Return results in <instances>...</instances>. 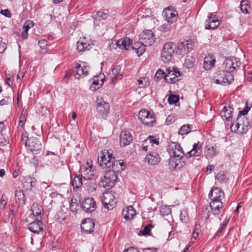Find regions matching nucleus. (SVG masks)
<instances>
[{
	"mask_svg": "<svg viewBox=\"0 0 252 252\" xmlns=\"http://www.w3.org/2000/svg\"><path fill=\"white\" fill-rule=\"evenodd\" d=\"M209 196L211 200L210 206L212 212L214 215H219L222 206L221 200L224 196V192L220 189L216 187L211 190Z\"/></svg>",
	"mask_w": 252,
	"mask_h": 252,
	"instance_id": "obj_1",
	"label": "nucleus"
},
{
	"mask_svg": "<svg viewBox=\"0 0 252 252\" xmlns=\"http://www.w3.org/2000/svg\"><path fill=\"white\" fill-rule=\"evenodd\" d=\"M113 151L111 149H104L101 152L100 155L98 156V162L99 166L103 168L112 167L113 169H116L115 165L119 164L122 167L123 165V162L119 161H115V158L113 157Z\"/></svg>",
	"mask_w": 252,
	"mask_h": 252,
	"instance_id": "obj_2",
	"label": "nucleus"
},
{
	"mask_svg": "<svg viewBox=\"0 0 252 252\" xmlns=\"http://www.w3.org/2000/svg\"><path fill=\"white\" fill-rule=\"evenodd\" d=\"M250 127V123L245 116L238 117L236 121L230 125L231 130L238 134L246 133Z\"/></svg>",
	"mask_w": 252,
	"mask_h": 252,
	"instance_id": "obj_3",
	"label": "nucleus"
},
{
	"mask_svg": "<svg viewBox=\"0 0 252 252\" xmlns=\"http://www.w3.org/2000/svg\"><path fill=\"white\" fill-rule=\"evenodd\" d=\"M233 79V76L231 73L220 71L214 74L212 83L225 86L230 84Z\"/></svg>",
	"mask_w": 252,
	"mask_h": 252,
	"instance_id": "obj_4",
	"label": "nucleus"
},
{
	"mask_svg": "<svg viewBox=\"0 0 252 252\" xmlns=\"http://www.w3.org/2000/svg\"><path fill=\"white\" fill-rule=\"evenodd\" d=\"M115 169L109 170L105 173L103 179H101L99 183L100 186L110 189L112 188L118 180L117 173L114 171Z\"/></svg>",
	"mask_w": 252,
	"mask_h": 252,
	"instance_id": "obj_5",
	"label": "nucleus"
},
{
	"mask_svg": "<svg viewBox=\"0 0 252 252\" xmlns=\"http://www.w3.org/2000/svg\"><path fill=\"white\" fill-rule=\"evenodd\" d=\"M176 45L173 42H167L164 44L161 53V59L164 63L169 62L174 54Z\"/></svg>",
	"mask_w": 252,
	"mask_h": 252,
	"instance_id": "obj_6",
	"label": "nucleus"
},
{
	"mask_svg": "<svg viewBox=\"0 0 252 252\" xmlns=\"http://www.w3.org/2000/svg\"><path fill=\"white\" fill-rule=\"evenodd\" d=\"M139 119L145 126H153L156 124L154 113L147 110H142L139 112Z\"/></svg>",
	"mask_w": 252,
	"mask_h": 252,
	"instance_id": "obj_7",
	"label": "nucleus"
},
{
	"mask_svg": "<svg viewBox=\"0 0 252 252\" xmlns=\"http://www.w3.org/2000/svg\"><path fill=\"white\" fill-rule=\"evenodd\" d=\"M90 68V66L86 63L80 62V63H76L73 68V70H75V72H76V74H74L75 78L79 79L86 76Z\"/></svg>",
	"mask_w": 252,
	"mask_h": 252,
	"instance_id": "obj_8",
	"label": "nucleus"
},
{
	"mask_svg": "<svg viewBox=\"0 0 252 252\" xmlns=\"http://www.w3.org/2000/svg\"><path fill=\"white\" fill-rule=\"evenodd\" d=\"M181 72L179 70L174 67L166 69V73L164 76V80L166 83L173 84L180 80Z\"/></svg>",
	"mask_w": 252,
	"mask_h": 252,
	"instance_id": "obj_9",
	"label": "nucleus"
},
{
	"mask_svg": "<svg viewBox=\"0 0 252 252\" xmlns=\"http://www.w3.org/2000/svg\"><path fill=\"white\" fill-rule=\"evenodd\" d=\"M96 110L103 118H106L109 113L110 105L102 98H97L96 100Z\"/></svg>",
	"mask_w": 252,
	"mask_h": 252,
	"instance_id": "obj_10",
	"label": "nucleus"
},
{
	"mask_svg": "<svg viewBox=\"0 0 252 252\" xmlns=\"http://www.w3.org/2000/svg\"><path fill=\"white\" fill-rule=\"evenodd\" d=\"M241 63L239 60L235 57L226 58L222 64V68L224 71L230 73L237 67H239Z\"/></svg>",
	"mask_w": 252,
	"mask_h": 252,
	"instance_id": "obj_11",
	"label": "nucleus"
},
{
	"mask_svg": "<svg viewBox=\"0 0 252 252\" xmlns=\"http://www.w3.org/2000/svg\"><path fill=\"white\" fill-rule=\"evenodd\" d=\"M81 176L84 180H91L93 178L95 173V170L93 168L91 164L87 162L85 164L82 165L80 168Z\"/></svg>",
	"mask_w": 252,
	"mask_h": 252,
	"instance_id": "obj_12",
	"label": "nucleus"
},
{
	"mask_svg": "<svg viewBox=\"0 0 252 252\" xmlns=\"http://www.w3.org/2000/svg\"><path fill=\"white\" fill-rule=\"evenodd\" d=\"M140 41L141 44L146 46H150L155 42L153 32L151 30L143 31L140 34Z\"/></svg>",
	"mask_w": 252,
	"mask_h": 252,
	"instance_id": "obj_13",
	"label": "nucleus"
},
{
	"mask_svg": "<svg viewBox=\"0 0 252 252\" xmlns=\"http://www.w3.org/2000/svg\"><path fill=\"white\" fill-rule=\"evenodd\" d=\"M82 210L86 213L93 212L96 207V203L94 199L92 197L85 198L81 203Z\"/></svg>",
	"mask_w": 252,
	"mask_h": 252,
	"instance_id": "obj_14",
	"label": "nucleus"
},
{
	"mask_svg": "<svg viewBox=\"0 0 252 252\" xmlns=\"http://www.w3.org/2000/svg\"><path fill=\"white\" fill-rule=\"evenodd\" d=\"M183 158L171 156L169 159V168L171 170L181 169L186 165V162Z\"/></svg>",
	"mask_w": 252,
	"mask_h": 252,
	"instance_id": "obj_15",
	"label": "nucleus"
},
{
	"mask_svg": "<svg viewBox=\"0 0 252 252\" xmlns=\"http://www.w3.org/2000/svg\"><path fill=\"white\" fill-rule=\"evenodd\" d=\"M163 15L168 23H173L177 21L178 13L171 6L168 7L163 11Z\"/></svg>",
	"mask_w": 252,
	"mask_h": 252,
	"instance_id": "obj_16",
	"label": "nucleus"
},
{
	"mask_svg": "<svg viewBox=\"0 0 252 252\" xmlns=\"http://www.w3.org/2000/svg\"><path fill=\"white\" fill-rule=\"evenodd\" d=\"M193 46V44L191 41L181 42L178 45L177 47L176 46L177 48V53L182 56H184L190 51Z\"/></svg>",
	"mask_w": 252,
	"mask_h": 252,
	"instance_id": "obj_17",
	"label": "nucleus"
},
{
	"mask_svg": "<svg viewBox=\"0 0 252 252\" xmlns=\"http://www.w3.org/2000/svg\"><path fill=\"white\" fill-rule=\"evenodd\" d=\"M169 149V152L171 156L175 157L178 158H184L185 155L183 148L179 143H172Z\"/></svg>",
	"mask_w": 252,
	"mask_h": 252,
	"instance_id": "obj_18",
	"label": "nucleus"
},
{
	"mask_svg": "<svg viewBox=\"0 0 252 252\" xmlns=\"http://www.w3.org/2000/svg\"><path fill=\"white\" fill-rule=\"evenodd\" d=\"M220 24V21L218 20L216 15L213 13H209L208 15V19L206 21L205 29L214 30L216 29Z\"/></svg>",
	"mask_w": 252,
	"mask_h": 252,
	"instance_id": "obj_19",
	"label": "nucleus"
},
{
	"mask_svg": "<svg viewBox=\"0 0 252 252\" xmlns=\"http://www.w3.org/2000/svg\"><path fill=\"white\" fill-rule=\"evenodd\" d=\"M114 196L110 192H106L103 193L101 196V200L104 206L110 209L109 206L113 207L114 201Z\"/></svg>",
	"mask_w": 252,
	"mask_h": 252,
	"instance_id": "obj_20",
	"label": "nucleus"
},
{
	"mask_svg": "<svg viewBox=\"0 0 252 252\" xmlns=\"http://www.w3.org/2000/svg\"><path fill=\"white\" fill-rule=\"evenodd\" d=\"M14 197L16 203L18 207L23 206L26 203V196L23 190L21 189L16 190L15 191Z\"/></svg>",
	"mask_w": 252,
	"mask_h": 252,
	"instance_id": "obj_21",
	"label": "nucleus"
},
{
	"mask_svg": "<svg viewBox=\"0 0 252 252\" xmlns=\"http://www.w3.org/2000/svg\"><path fill=\"white\" fill-rule=\"evenodd\" d=\"M120 71L121 67L119 65H116L112 69L111 72H109V76L111 78V83H115L118 80L121 79L122 75L120 73Z\"/></svg>",
	"mask_w": 252,
	"mask_h": 252,
	"instance_id": "obj_22",
	"label": "nucleus"
},
{
	"mask_svg": "<svg viewBox=\"0 0 252 252\" xmlns=\"http://www.w3.org/2000/svg\"><path fill=\"white\" fill-rule=\"evenodd\" d=\"M160 160L159 155L155 152H150L145 158V160L151 165L158 164Z\"/></svg>",
	"mask_w": 252,
	"mask_h": 252,
	"instance_id": "obj_23",
	"label": "nucleus"
},
{
	"mask_svg": "<svg viewBox=\"0 0 252 252\" xmlns=\"http://www.w3.org/2000/svg\"><path fill=\"white\" fill-rule=\"evenodd\" d=\"M131 40L126 37L118 40L116 44L120 49L127 50L131 48Z\"/></svg>",
	"mask_w": 252,
	"mask_h": 252,
	"instance_id": "obj_24",
	"label": "nucleus"
},
{
	"mask_svg": "<svg viewBox=\"0 0 252 252\" xmlns=\"http://www.w3.org/2000/svg\"><path fill=\"white\" fill-rule=\"evenodd\" d=\"M216 63V59L213 55L209 54L204 58L203 66L206 70H210L212 68Z\"/></svg>",
	"mask_w": 252,
	"mask_h": 252,
	"instance_id": "obj_25",
	"label": "nucleus"
},
{
	"mask_svg": "<svg viewBox=\"0 0 252 252\" xmlns=\"http://www.w3.org/2000/svg\"><path fill=\"white\" fill-rule=\"evenodd\" d=\"M94 223L92 220L87 219L81 224L82 229L87 233H91L94 231Z\"/></svg>",
	"mask_w": 252,
	"mask_h": 252,
	"instance_id": "obj_26",
	"label": "nucleus"
},
{
	"mask_svg": "<svg viewBox=\"0 0 252 252\" xmlns=\"http://www.w3.org/2000/svg\"><path fill=\"white\" fill-rule=\"evenodd\" d=\"M42 223L41 221H35L30 223L28 225V229L35 234H38L39 232L43 230L41 226Z\"/></svg>",
	"mask_w": 252,
	"mask_h": 252,
	"instance_id": "obj_27",
	"label": "nucleus"
},
{
	"mask_svg": "<svg viewBox=\"0 0 252 252\" xmlns=\"http://www.w3.org/2000/svg\"><path fill=\"white\" fill-rule=\"evenodd\" d=\"M135 210L131 206H128L122 211V214L126 220H131L135 215Z\"/></svg>",
	"mask_w": 252,
	"mask_h": 252,
	"instance_id": "obj_28",
	"label": "nucleus"
},
{
	"mask_svg": "<svg viewBox=\"0 0 252 252\" xmlns=\"http://www.w3.org/2000/svg\"><path fill=\"white\" fill-rule=\"evenodd\" d=\"M201 146L199 145V143L195 144L193 146L192 149L187 153L186 157L188 158H190L192 156H199L201 153Z\"/></svg>",
	"mask_w": 252,
	"mask_h": 252,
	"instance_id": "obj_29",
	"label": "nucleus"
},
{
	"mask_svg": "<svg viewBox=\"0 0 252 252\" xmlns=\"http://www.w3.org/2000/svg\"><path fill=\"white\" fill-rule=\"evenodd\" d=\"M34 26V23L32 21H26L23 27V32H22V37L24 39H26L28 37V32L29 30Z\"/></svg>",
	"mask_w": 252,
	"mask_h": 252,
	"instance_id": "obj_30",
	"label": "nucleus"
},
{
	"mask_svg": "<svg viewBox=\"0 0 252 252\" xmlns=\"http://www.w3.org/2000/svg\"><path fill=\"white\" fill-rule=\"evenodd\" d=\"M36 182V181L35 178L28 177L25 179L23 183L24 187L27 190H31L33 187H35Z\"/></svg>",
	"mask_w": 252,
	"mask_h": 252,
	"instance_id": "obj_31",
	"label": "nucleus"
},
{
	"mask_svg": "<svg viewBox=\"0 0 252 252\" xmlns=\"http://www.w3.org/2000/svg\"><path fill=\"white\" fill-rule=\"evenodd\" d=\"M103 79L100 78L99 80V76H96L94 77L92 81V85H91L90 88L92 90H97L103 84Z\"/></svg>",
	"mask_w": 252,
	"mask_h": 252,
	"instance_id": "obj_32",
	"label": "nucleus"
},
{
	"mask_svg": "<svg viewBox=\"0 0 252 252\" xmlns=\"http://www.w3.org/2000/svg\"><path fill=\"white\" fill-rule=\"evenodd\" d=\"M25 145L26 148L31 152L37 151L42 147L40 143H25Z\"/></svg>",
	"mask_w": 252,
	"mask_h": 252,
	"instance_id": "obj_33",
	"label": "nucleus"
},
{
	"mask_svg": "<svg viewBox=\"0 0 252 252\" xmlns=\"http://www.w3.org/2000/svg\"><path fill=\"white\" fill-rule=\"evenodd\" d=\"M120 142H132L133 137L130 132L123 131L120 135Z\"/></svg>",
	"mask_w": 252,
	"mask_h": 252,
	"instance_id": "obj_34",
	"label": "nucleus"
},
{
	"mask_svg": "<svg viewBox=\"0 0 252 252\" xmlns=\"http://www.w3.org/2000/svg\"><path fill=\"white\" fill-rule=\"evenodd\" d=\"M91 44L92 43L89 42H77L76 49L79 52H84L91 48Z\"/></svg>",
	"mask_w": 252,
	"mask_h": 252,
	"instance_id": "obj_35",
	"label": "nucleus"
},
{
	"mask_svg": "<svg viewBox=\"0 0 252 252\" xmlns=\"http://www.w3.org/2000/svg\"><path fill=\"white\" fill-rule=\"evenodd\" d=\"M195 61V59L193 57L187 56L185 60L184 64L187 68H191L193 67Z\"/></svg>",
	"mask_w": 252,
	"mask_h": 252,
	"instance_id": "obj_36",
	"label": "nucleus"
},
{
	"mask_svg": "<svg viewBox=\"0 0 252 252\" xmlns=\"http://www.w3.org/2000/svg\"><path fill=\"white\" fill-rule=\"evenodd\" d=\"M216 179L220 183H226L228 180V177L226 172H221L218 174Z\"/></svg>",
	"mask_w": 252,
	"mask_h": 252,
	"instance_id": "obj_37",
	"label": "nucleus"
},
{
	"mask_svg": "<svg viewBox=\"0 0 252 252\" xmlns=\"http://www.w3.org/2000/svg\"><path fill=\"white\" fill-rule=\"evenodd\" d=\"M192 128V125H184L180 127L179 131V134L182 135L184 134H187L191 131Z\"/></svg>",
	"mask_w": 252,
	"mask_h": 252,
	"instance_id": "obj_38",
	"label": "nucleus"
},
{
	"mask_svg": "<svg viewBox=\"0 0 252 252\" xmlns=\"http://www.w3.org/2000/svg\"><path fill=\"white\" fill-rule=\"evenodd\" d=\"M82 177L80 176H76L72 181V186L73 188L78 189L82 184Z\"/></svg>",
	"mask_w": 252,
	"mask_h": 252,
	"instance_id": "obj_39",
	"label": "nucleus"
},
{
	"mask_svg": "<svg viewBox=\"0 0 252 252\" xmlns=\"http://www.w3.org/2000/svg\"><path fill=\"white\" fill-rule=\"evenodd\" d=\"M250 8V6L248 4L247 0H243L241 2L240 4V9L241 11L244 13L247 14L249 13V10Z\"/></svg>",
	"mask_w": 252,
	"mask_h": 252,
	"instance_id": "obj_40",
	"label": "nucleus"
},
{
	"mask_svg": "<svg viewBox=\"0 0 252 252\" xmlns=\"http://www.w3.org/2000/svg\"><path fill=\"white\" fill-rule=\"evenodd\" d=\"M138 87L143 88L148 86L149 85V81L148 78L146 77L141 78L137 80Z\"/></svg>",
	"mask_w": 252,
	"mask_h": 252,
	"instance_id": "obj_41",
	"label": "nucleus"
},
{
	"mask_svg": "<svg viewBox=\"0 0 252 252\" xmlns=\"http://www.w3.org/2000/svg\"><path fill=\"white\" fill-rule=\"evenodd\" d=\"M206 154L207 156L212 158L216 155V149L213 147H206Z\"/></svg>",
	"mask_w": 252,
	"mask_h": 252,
	"instance_id": "obj_42",
	"label": "nucleus"
},
{
	"mask_svg": "<svg viewBox=\"0 0 252 252\" xmlns=\"http://www.w3.org/2000/svg\"><path fill=\"white\" fill-rule=\"evenodd\" d=\"M189 216L186 210H183L180 213V220L184 223H187L189 221Z\"/></svg>",
	"mask_w": 252,
	"mask_h": 252,
	"instance_id": "obj_43",
	"label": "nucleus"
},
{
	"mask_svg": "<svg viewBox=\"0 0 252 252\" xmlns=\"http://www.w3.org/2000/svg\"><path fill=\"white\" fill-rule=\"evenodd\" d=\"M166 73L163 71L161 69H159L156 72L155 75V79L156 81H158L160 80L163 77L164 78V76Z\"/></svg>",
	"mask_w": 252,
	"mask_h": 252,
	"instance_id": "obj_44",
	"label": "nucleus"
},
{
	"mask_svg": "<svg viewBox=\"0 0 252 252\" xmlns=\"http://www.w3.org/2000/svg\"><path fill=\"white\" fill-rule=\"evenodd\" d=\"M160 214L163 216H167L171 213V210L167 206H162L160 208Z\"/></svg>",
	"mask_w": 252,
	"mask_h": 252,
	"instance_id": "obj_45",
	"label": "nucleus"
},
{
	"mask_svg": "<svg viewBox=\"0 0 252 252\" xmlns=\"http://www.w3.org/2000/svg\"><path fill=\"white\" fill-rule=\"evenodd\" d=\"M151 227L152 226L150 224L146 226L143 230L140 231L139 234L141 235H150Z\"/></svg>",
	"mask_w": 252,
	"mask_h": 252,
	"instance_id": "obj_46",
	"label": "nucleus"
},
{
	"mask_svg": "<svg viewBox=\"0 0 252 252\" xmlns=\"http://www.w3.org/2000/svg\"><path fill=\"white\" fill-rule=\"evenodd\" d=\"M179 100L178 95L171 94L168 98V101L169 104L176 103Z\"/></svg>",
	"mask_w": 252,
	"mask_h": 252,
	"instance_id": "obj_47",
	"label": "nucleus"
},
{
	"mask_svg": "<svg viewBox=\"0 0 252 252\" xmlns=\"http://www.w3.org/2000/svg\"><path fill=\"white\" fill-rule=\"evenodd\" d=\"M95 16L99 18V20L106 19L108 17V14L103 11H97Z\"/></svg>",
	"mask_w": 252,
	"mask_h": 252,
	"instance_id": "obj_48",
	"label": "nucleus"
},
{
	"mask_svg": "<svg viewBox=\"0 0 252 252\" xmlns=\"http://www.w3.org/2000/svg\"><path fill=\"white\" fill-rule=\"evenodd\" d=\"M145 45L141 44V45L138 48L137 50L135 52L138 57L142 55L145 51Z\"/></svg>",
	"mask_w": 252,
	"mask_h": 252,
	"instance_id": "obj_49",
	"label": "nucleus"
},
{
	"mask_svg": "<svg viewBox=\"0 0 252 252\" xmlns=\"http://www.w3.org/2000/svg\"><path fill=\"white\" fill-rule=\"evenodd\" d=\"M7 198L5 194H2L0 200V207L4 209L7 204Z\"/></svg>",
	"mask_w": 252,
	"mask_h": 252,
	"instance_id": "obj_50",
	"label": "nucleus"
},
{
	"mask_svg": "<svg viewBox=\"0 0 252 252\" xmlns=\"http://www.w3.org/2000/svg\"><path fill=\"white\" fill-rule=\"evenodd\" d=\"M170 29V23H164L162 24L160 27L159 29L161 31L166 32Z\"/></svg>",
	"mask_w": 252,
	"mask_h": 252,
	"instance_id": "obj_51",
	"label": "nucleus"
},
{
	"mask_svg": "<svg viewBox=\"0 0 252 252\" xmlns=\"http://www.w3.org/2000/svg\"><path fill=\"white\" fill-rule=\"evenodd\" d=\"M96 189V185L94 183H91L88 187V190L90 193L94 192Z\"/></svg>",
	"mask_w": 252,
	"mask_h": 252,
	"instance_id": "obj_52",
	"label": "nucleus"
},
{
	"mask_svg": "<svg viewBox=\"0 0 252 252\" xmlns=\"http://www.w3.org/2000/svg\"><path fill=\"white\" fill-rule=\"evenodd\" d=\"M26 120V116L25 114H24L23 111L22 112V114L20 115V118H19V124L20 125L21 124L22 127L24 125V123H25Z\"/></svg>",
	"mask_w": 252,
	"mask_h": 252,
	"instance_id": "obj_53",
	"label": "nucleus"
},
{
	"mask_svg": "<svg viewBox=\"0 0 252 252\" xmlns=\"http://www.w3.org/2000/svg\"><path fill=\"white\" fill-rule=\"evenodd\" d=\"M159 143H152L150 145H146L144 146L141 147V149L145 152L148 151L149 150H151L152 147H153V144H156L157 145H158Z\"/></svg>",
	"mask_w": 252,
	"mask_h": 252,
	"instance_id": "obj_54",
	"label": "nucleus"
},
{
	"mask_svg": "<svg viewBox=\"0 0 252 252\" xmlns=\"http://www.w3.org/2000/svg\"><path fill=\"white\" fill-rule=\"evenodd\" d=\"M0 13L6 17L9 18L11 17V13L8 9L1 10Z\"/></svg>",
	"mask_w": 252,
	"mask_h": 252,
	"instance_id": "obj_55",
	"label": "nucleus"
},
{
	"mask_svg": "<svg viewBox=\"0 0 252 252\" xmlns=\"http://www.w3.org/2000/svg\"><path fill=\"white\" fill-rule=\"evenodd\" d=\"M232 110L233 109L232 107L230 106H229L228 108H227L226 106L223 107L220 113L221 116H222V115L224 114V113H226L228 111H229V112H232Z\"/></svg>",
	"mask_w": 252,
	"mask_h": 252,
	"instance_id": "obj_56",
	"label": "nucleus"
},
{
	"mask_svg": "<svg viewBox=\"0 0 252 252\" xmlns=\"http://www.w3.org/2000/svg\"><path fill=\"white\" fill-rule=\"evenodd\" d=\"M250 108L248 107H246L245 109H244L243 110L239 111L238 116H245V115L247 114Z\"/></svg>",
	"mask_w": 252,
	"mask_h": 252,
	"instance_id": "obj_57",
	"label": "nucleus"
},
{
	"mask_svg": "<svg viewBox=\"0 0 252 252\" xmlns=\"http://www.w3.org/2000/svg\"><path fill=\"white\" fill-rule=\"evenodd\" d=\"M141 45V42H136L134 43L132 45H131V48L132 50H133L135 52L136 51L138 48Z\"/></svg>",
	"mask_w": 252,
	"mask_h": 252,
	"instance_id": "obj_58",
	"label": "nucleus"
},
{
	"mask_svg": "<svg viewBox=\"0 0 252 252\" xmlns=\"http://www.w3.org/2000/svg\"><path fill=\"white\" fill-rule=\"evenodd\" d=\"M22 140L23 141L27 142L29 140V135L27 132H25L22 135Z\"/></svg>",
	"mask_w": 252,
	"mask_h": 252,
	"instance_id": "obj_59",
	"label": "nucleus"
},
{
	"mask_svg": "<svg viewBox=\"0 0 252 252\" xmlns=\"http://www.w3.org/2000/svg\"><path fill=\"white\" fill-rule=\"evenodd\" d=\"M16 213V212H15V211L9 210V213H8L9 219H10L11 220H12V219L15 217Z\"/></svg>",
	"mask_w": 252,
	"mask_h": 252,
	"instance_id": "obj_60",
	"label": "nucleus"
},
{
	"mask_svg": "<svg viewBox=\"0 0 252 252\" xmlns=\"http://www.w3.org/2000/svg\"><path fill=\"white\" fill-rule=\"evenodd\" d=\"M148 140H149V142H158L156 139L155 138L154 136H149L146 139L143 140V142H147Z\"/></svg>",
	"mask_w": 252,
	"mask_h": 252,
	"instance_id": "obj_61",
	"label": "nucleus"
},
{
	"mask_svg": "<svg viewBox=\"0 0 252 252\" xmlns=\"http://www.w3.org/2000/svg\"><path fill=\"white\" fill-rule=\"evenodd\" d=\"M223 117L228 121L229 119L232 118L231 112H229V111L227 112L226 113H224V114L222 115V117Z\"/></svg>",
	"mask_w": 252,
	"mask_h": 252,
	"instance_id": "obj_62",
	"label": "nucleus"
},
{
	"mask_svg": "<svg viewBox=\"0 0 252 252\" xmlns=\"http://www.w3.org/2000/svg\"><path fill=\"white\" fill-rule=\"evenodd\" d=\"M144 252H157V249L154 248H147L143 249Z\"/></svg>",
	"mask_w": 252,
	"mask_h": 252,
	"instance_id": "obj_63",
	"label": "nucleus"
},
{
	"mask_svg": "<svg viewBox=\"0 0 252 252\" xmlns=\"http://www.w3.org/2000/svg\"><path fill=\"white\" fill-rule=\"evenodd\" d=\"M6 49V44L5 43H0V53H2Z\"/></svg>",
	"mask_w": 252,
	"mask_h": 252,
	"instance_id": "obj_64",
	"label": "nucleus"
}]
</instances>
